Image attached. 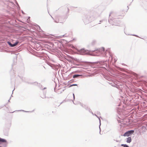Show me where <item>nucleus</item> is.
<instances>
[{"label":"nucleus","instance_id":"3","mask_svg":"<svg viewBox=\"0 0 147 147\" xmlns=\"http://www.w3.org/2000/svg\"><path fill=\"white\" fill-rule=\"evenodd\" d=\"M126 142L127 143H130L131 141V137H128L126 139Z\"/></svg>","mask_w":147,"mask_h":147},{"label":"nucleus","instance_id":"6","mask_svg":"<svg viewBox=\"0 0 147 147\" xmlns=\"http://www.w3.org/2000/svg\"><path fill=\"white\" fill-rule=\"evenodd\" d=\"M80 76L79 75H75L73 76V78H77Z\"/></svg>","mask_w":147,"mask_h":147},{"label":"nucleus","instance_id":"7","mask_svg":"<svg viewBox=\"0 0 147 147\" xmlns=\"http://www.w3.org/2000/svg\"><path fill=\"white\" fill-rule=\"evenodd\" d=\"M126 144H122L121 145V146H123L124 147H125L126 146Z\"/></svg>","mask_w":147,"mask_h":147},{"label":"nucleus","instance_id":"8","mask_svg":"<svg viewBox=\"0 0 147 147\" xmlns=\"http://www.w3.org/2000/svg\"><path fill=\"white\" fill-rule=\"evenodd\" d=\"M125 147H129L128 146L126 145Z\"/></svg>","mask_w":147,"mask_h":147},{"label":"nucleus","instance_id":"9","mask_svg":"<svg viewBox=\"0 0 147 147\" xmlns=\"http://www.w3.org/2000/svg\"><path fill=\"white\" fill-rule=\"evenodd\" d=\"M76 85V84H73V85H72V86H75V85Z\"/></svg>","mask_w":147,"mask_h":147},{"label":"nucleus","instance_id":"4","mask_svg":"<svg viewBox=\"0 0 147 147\" xmlns=\"http://www.w3.org/2000/svg\"><path fill=\"white\" fill-rule=\"evenodd\" d=\"M7 141L6 140L3 138H0V142H6Z\"/></svg>","mask_w":147,"mask_h":147},{"label":"nucleus","instance_id":"1","mask_svg":"<svg viewBox=\"0 0 147 147\" xmlns=\"http://www.w3.org/2000/svg\"><path fill=\"white\" fill-rule=\"evenodd\" d=\"M134 131L133 130L128 131L125 133L123 135L124 136H129L133 134Z\"/></svg>","mask_w":147,"mask_h":147},{"label":"nucleus","instance_id":"5","mask_svg":"<svg viewBox=\"0 0 147 147\" xmlns=\"http://www.w3.org/2000/svg\"><path fill=\"white\" fill-rule=\"evenodd\" d=\"M100 50L101 52H102V51L104 52L105 51V49L104 48L102 47L100 49Z\"/></svg>","mask_w":147,"mask_h":147},{"label":"nucleus","instance_id":"2","mask_svg":"<svg viewBox=\"0 0 147 147\" xmlns=\"http://www.w3.org/2000/svg\"><path fill=\"white\" fill-rule=\"evenodd\" d=\"M8 44L10 45L11 47H14L15 46H16V45L18 42H16L15 43H14V44H12L11 43L9 42H7Z\"/></svg>","mask_w":147,"mask_h":147}]
</instances>
